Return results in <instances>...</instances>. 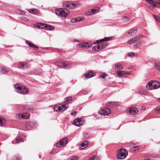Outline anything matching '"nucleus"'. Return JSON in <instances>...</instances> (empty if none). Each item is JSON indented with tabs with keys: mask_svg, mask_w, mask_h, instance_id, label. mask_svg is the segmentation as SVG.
Wrapping results in <instances>:
<instances>
[{
	"mask_svg": "<svg viewBox=\"0 0 160 160\" xmlns=\"http://www.w3.org/2000/svg\"><path fill=\"white\" fill-rule=\"evenodd\" d=\"M106 41H96L94 42V44H98L96 46L93 47L92 49L93 50L97 51L105 48L107 45Z\"/></svg>",
	"mask_w": 160,
	"mask_h": 160,
	"instance_id": "f257e3e1",
	"label": "nucleus"
},
{
	"mask_svg": "<svg viewBox=\"0 0 160 160\" xmlns=\"http://www.w3.org/2000/svg\"><path fill=\"white\" fill-rule=\"evenodd\" d=\"M14 87L17 90V92L21 94H27L29 92V90L28 88L21 84H16Z\"/></svg>",
	"mask_w": 160,
	"mask_h": 160,
	"instance_id": "f03ea898",
	"label": "nucleus"
},
{
	"mask_svg": "<svg viewBox=\"0 0 160 160\" xmlns=\"http://www.w3.org/2000/svg\"><path fill=\"white\" fill-rule=\"evenodd\" d=\"M160 87V83L157 81H151L146 86L148 90L158 89Z\"/></svg>",
	"mask_w": 160,
	"mask_h": 160,
	"instance_id": "7ed1b4c3",
	"label": "nucleus"
},
{
	"mask_svg": "<svg viewBox=\"0 0 160 160\" xmlns=\"http://www.w3.org/2000/svg\"><path fill=\"white\" fill-rule=\"evenodd\" d=\"M70 13L69 11L66 8H60L55 11L56 15L62 17H66Z\"/></svg>",
	"mask_w": 160,
	"mask_h": 160,
	"instance_id": "20e7f679",
	"label": "nucleus"
},
{
	"mask_svg": "<svg viewBox=\"0 0 160 160\" xmlns=\"http://www.w3.org/2000/svg\"><path fill=\"white\" fill-rule=\"evenodd\" d=\"M55 64L61 68H68L71 67L70 63L66 62L58 61L55 62Z\"/></svg>",
	"mask_w": 160,
	"mask_h": 160,
	"instance_id": "39448f33",
	"label": "nucleus"
},
{
	"mask_svg": "<svg viewBox=\"0 0 160 160\" xmlns=\"http://www.w3.org/2000/svg\"><path fill=\"white\" fill-rule=\"evenodd\" d=\"M118 154L117 155L118 158L123 159L125 158L128 154V153L125 149H121L118 151Z\"/></svg>",
	"mask_w": 160,
	"mask_h": 160,
	"instance_id": "423d86ee",
	"label": "nucleus"
},
{
	"mask_svg": "<svg viewBox=\"0 0 160 160\" xmlns=\"http://www.w3.org/2000/svg\"><path fill=\"white\" fill-rule=\"evenodd\" d=\"M63 103L61 104V106L64 108V110L65 111L68 108V106L67 105L71 102L72 100V97H68L66 98Z\"/></svg>",
	"mask_w": 160,
	"mask_h": 160,
	"instance_id": "0eeeda50",
	"label": "nucleus"
},
{
	"mask_svg": "<svg viewBox=\"0 0 160 160\" xmlns=\"http://www.w3.org/2000/svg\"><path fill=\"white\" fill-rule=\"evenodd\" d=\"M63 7L69 9H73L75 8V5L72 2H66L63 3Z\"/></svg>",
	"mask_w": 160,
	"mask_h": 160,
	"instance_id": "6e6552de",
	"label": "nucleus"
},
{
	"mask_svg": "<svg viewBox=\"0 0 160 160\" xmlns=\"http://www.w3.org/2000/svg\"><path fill=\"white\" fill-rule=\"evenodd\" d=\"M111 112L110 109L108 108H104L100 110L99 112V113L102 115H107Z\"/></svg>",
	"mask_w": 160,
	"mask_h": 160,
	"instance_id": "1a4fd4ad",
	"label": "nucleus"
},
{
	"mask_svg": "<svg viewBox=\"0 0 160 160\" xmlns=\"http://www.w3.org/2000/svg\"><path fill=\"white\" fill-rule=\"evenodd\" d=\"M68 141V138H65L57 142L56 144V145L57 147H59L60 145L64 146L67 143Z\"/></svg>",
	"mask_w": 160,
	"mask_h": 160,
	"instance_id": "9d476101",
	"label": "nucleus"
},
{
	"mask_svg": "<svg viewBox=\"0 0 160 160\" xmlns=\"http://www.w3.org/2000/svg\"><path fill=\"white\" fill-rule=\"evenodd\" d=\"M99 8L98 7H96L92 9L91 10H90L89 11L86 13L87 15H93L99 12Z\"/></svg>",
	"mask_w": 160,
	"mask_h": 160,
	"instance_id": "9b49d317",
	"label": "nucleus"
},
{
	"mask_svg": "<svg viewBox=\"0 0 160 160\" xmlns=\"http://www.w3.org/2000/svg\"><path fill=\"white\" fill-rule=\"evenodd\" d=\"M83 120L82 118H78L73 121V124L79 127L83 124Z\"/></svg>",
	"mask_w": 160,
	"mask_h": 160,
	"instance_id": "f8f14e48",
	"label": "nucleus"
},
{
	"mask_svg": "<svg viewBox=\"0 0 160 160\" xmlns=\"http://www.w3.org/2000/svg\"><path fill=\"white\" fill-rule=\"evenodd\" d=\"M128 112L130 114L136 115L138 113V110L133 107H131L128 108Z\"/></svg>",
	"mask_w": 160,
	"mask_h": 160,
	"instance_id": "ddd939ff",
	"label": "nucleus"
},
{
	"mask_svg": "<svg viewBox=\"0 0 160 160\" xmlns=\"http://www.w3.org/2000/svg\"><path fill=\"white\" fill-rule=\"evenodd\" d=\"M53 109L54 110V111H60V112H62L64 111H63V110H64V108L62 107L61 106V104L60 105H55L53 107Z\"/></svg>",
	"mask_w": 160,
	"mask_h": 160,
	"instance_id": "4468645a",
	"label": "nucleus"
},
{
	"mask_svg": "<svg viewBox=\"0 0 160 160\" xmlns=\"http://www.w3.org/2000/svg\"><path fill=\"white\" fill-rule=\"evenodd\" d=\"M117 73L119 77H125L128 74V72L123 71H119L117 72Z\"/></svg>",
	"mask_w": 160,
	"mask_h": 160,
	"instance_id": "2eb2a0df",
	"label": "nucleus"
},
{
	"mask_svg": "<svg viewBox=\"0 0 160 160\" xmlns=\"http://www.w3.org/2000/svg\"><path fill=\"white\" fill-rule=\"evenodd\" d=\"M137 32V29L136 28H132L128 32V34L129 36H132L134 35Z\"/></svg>",
	"mask_w": 160,
	"mask_h": 160,
	"instance_id": "dca6fc26",
	"label": "nucleus"
},
{
	"mask_svg": "<svg viewBox=\"0 0 160 160\" xmlns=\"http://www.w3.org/2000/svg\"><path fill=\"white\" fill-rule=\"evenodd\" d=\"M18 67L20 68L24 69L25 68L29 67L28 64L26 62H21L18 64Z\"/></svg>",
	"mask_w": 160,
	"mask_h": 160,
	"instance_id": "f3484780",
	"label": "nucleus"
},
{
	"mask_svg": "<svg viewBox=\"0 0 160 160\" xmlns=\"http://www.w3.org/2000/svg\"><path fill=\"white\" fill-rule=\"evenodd\" d=\"M44 28L46 30H53L54 29V27L50 25L45 24Z\"/></svg>",
	"mask_w": 160,
	"mask_h": 160,
	"instance_id": "a211bd4d",
	"label": "nucleus"
},
{
	"mask_svg": "<svg viewBox=\"0 0 160 160\" xmlns=\"http://www.w3.org/2000/svg\"><path fill=\"white\" fill-rule=\"evenodd\" d=\"M44 25L45 24L42 23H38L35 24L34 25V26L38 28L43 29L44 28Z\"/></svg>",
	"mask_w": 160,
	"mask_h": 160,
	"instance_id": "6ab92c4d",
	"label": "nucleus"
},
{
	"mask_svg": "<svg viewBox=\"0 0 160 160\" xmlns=\"http://www.w3.org/2000/svg\"><path fill=\"white\" fill-rule=\"evenodd\" d=\"M85 75L86 78H89L94 76L95 74L92 71H90Z\"/></svg>",
	"mask_w": 160,
	"mask_h": 160,
	"instance_id": "aec40b11",
	"label": "nucleus"
},
{
	"mask_svg": "<svg viewBox=\"0 0 160 160\" xmlns=\"http://www.w3.org/2000/svg\"><path fill=\"white\" fill-rule=\"evenodd\" d=\"M22 119H28L30 116V114L28 113H25L22 114Z\"/></svg>",
	"mask_w": 160,
	"mask_h": 160,
	"instance_id": "412c9836",
	"label": "nucleus"
},
{
	"mask_svg": "<svg viewBox=\"0 0 160 160\" xmlns=\"http://www.w3.org/2000/svg\"><path fill=\"white\" fill-rule=\"evenodd\" d=\"M144 39H146L145 37H143L141 35H137L133 39H132V40H143Z\"/></svg>",
	"mask_w": 160,
	"mask_h": 160,
	"instance_id": "4be33fe9",
	"label": "nucleus"
},
{
	"mask_svg": "<svg viewBox=\"0 0 160 160\" xmlns=\"http://www.w3.org/2000/svg\"><path fill=\"white\" fill-rule=\"evenodd\" d=\"M113 68L116 69L121 70L122 68V65L120 63H117L114 65L113 66Z\"/></svg>",
	"mask_w": 160,
	"mask_h": 160,
	"instance_id": "5701e85b",
	"label": "nucleus"
},
{
	"mask_svg": "<svg viewBox=\"0 0 160 160\" xmlns=\"http://www.w3.org/2000/svg\"><path fill=\"white\" fill-rule=\"evenodd\" d=\"M8 72L7 69L3 68V67L0 66V73L1 74H5Z\"/></svg>",
	"mask_w": 160,
	"mask_h": 160,
	"instance_id": "b1692460",
	"label": "nucleus"
},
{
	"mask_svg": "<svg viewBox=\"0 0 160 160\" xmlns=\"http://www.w3.org/2000/svg\"><path fill=\"white\" fill-rule=\"evenodd\" d=\"M26 42L27 44H28L30 47L33 48H36L37 49L39 48V47L38 46L34 45L31 42H28V41H26Z\"/></svg>",
	"mask_w": 160,
	"mask_h": 160,
	"instance_id": "393cba45",
	"label": "nucleus"
},
{
	"mask_svg": "<svg viewBox=\"0 0 160 160\" xmlns=\"http://www.w3.org/2000/svg\"><path fill=\"white\" fill-rule=\"evenodd\" d=\"M24 138L22 136H21L19 137L18 138H17L15 140V143H18L21 142H23Z\"/></svg>",
	"mask_w": 160,
	"mask_h": 160,
	"instance_id": "a878e982",
	"label": "nucleus"
},
{
	"mask_svg": "<svg viewBox=\"0 0 160 160\" xmlns=\"http://www.w3.org/2000/svg\"><path fill=\"white\" fill-rule=\"evenodd\" d=\"M83 48H88L91 47L92 46V44L88 42L83 43Z\"/></svg>",
	"mask_w": 160,
	"mask_h": 160,
	"instance_id": "bb28decb",
	"label": "nucleus"
},
{
	"mask_svg": "<svg viewBox=\"0 0 160 160\" xmlns=\"http://www.w3.org/2000/svg\"><path fill=\"white\" fill-rule=\"evenodd\" d=\"M88 141H85L84 142H83L81 144V146L83 148H80V149L82 150L84 148V147L86 146L88 144Z\"/></svg>",
	"mask_w": 160,
	"mask_h": 160,
	"instance_id": "cd10ccee",
	"label": "nucleus"
},
{
	"mask_svg": "<svg viewBox=\"0 0 160 160\" xmlns=\"http://www.w3.org/2000/svg\"><path fill=\"white\" fill-rule=\"evenodd\" d=\"M38 10L37 9H31L29 10V12L33 14H35L38 12Z\"/></svg>",
	"mask_w": 160,
	"mask_h": 160,
	"instance_id": "c85d7f7f",
	"label": "nucleus"
},
{
	"mask_svg": "<svg viewBox=\"0 0 160 160\" xmlns=\"http://www.w3.org/2000/svg\"><path fill=\"white\" fill-rule=\"evenodd\" d=\"M122 20L125 22H127L130 20V19L128 17L126 16L122 18Z\"/></svg>",
	"mask_w": 160,
	"mask_h": 160,
	"instance_id": "c756f323",
	"label": "nucleus"
},
{
	"mask_svg": "<svg viewBox=\"0 0 160 160\" xmlns=\"http://www.w3.org/2000/svg\"><path fill=\"white\" fill-rule=\"evenodd\" d=\"M155 66L156 68L160 72V62H156L155 64Z\"/></svg>",
	"mask_w": 160,
	"mask_h": 160,
	"instance_id": "7c9ffc66",
	"label": "nucleus"
},
{
	"mask_svg": "<svg viewBox=\"0 0 160 160\" xmlns=\"http://www.w3.org/2000/svg\"><path fill=\"white\" fill-rule=\"evenodd\" d=\"M115 39L116 38L114 37H112L108 38L105 37L104 38L101 39L100 40H111L112 39Z\"/></svg>",
	"mask_w": 160,
	"mask_h": 160,
	"instance_id": "2f4dec72",
	"label": "nucleus"
},
{
	"mask_svg": "<svg viewBox=\"0 0 160 160\" xmlns=\"http://www.w3.org/2000/svg\"><path fill=\"white\" fill-rule=\"evenodd\" d=\"M5 122L4 119L3 118L0 117V126L4 124Z\"/></svg>",
	"mask_w": 160,
	"mask_h": 160,
	"instance_id": "473e14b6",
	"label": "nucleus"
},
{
	"mask_svg": "<svg viewBox=\"0 0 160 160\" xmlns=\"http://www.w3.org/2000/svg\"><path fill=\"white\" fill-rule=\"evenodd\" d=\"M146 1L148 3L152 4L154 6H155L156 5V4L154 3V2L153 0H146Z\"/></svg>",
	"mask_w": 160,
	"mask_h": 160,
	"instance_id": "72a5a7b5",
	"label": "nucleus"
},
{
	"mask_svg": "<svg viewBox=\"0 0 160 160\" xmlns=\"http://www.w3.org/2000/svg\"><path fill=\"white\" fill-rule=\"evenodd\" d=\"M67 160H78V159L76 156H72L69 157Z\"/></svg>",
	"mask_w": 160,
	"mask_h": 160,
	"instance_id": "f704fd0d",
	"label": "nucleus"
},
{
	"mask_svg": "<svg viewBox=\"0 0 160 160\" xmlns=\"http://www.w3.org/2000/svg\"><path fill=\"white\" fill-rule=\"evenodd\" d=\"M84 17H80L76 18V20H77V22H80L82 20H83L84 19Z\"/></svg>",
	"mask_w": 160,
	"mask_h": 160,
	"instance_id": "c9c22d12",
	"label": "nucleus"
},
{
	"mask_svg": "<svg viewBox=\"0 0 160 160\" xmlns=\"http://www.w3.org/2000/svg\"><path fill=\"white\" fill-rule=\"evenodd\" d=\"M17 12L18 13L20 14H25L24 11L20 10H18Z\"/></svg>",
	"mask_w": 160,
	"mask_h": 160,
	"instance_id": "e433bc0d",
	"label": "nucleus"
},
{
	"mask_svg": "<svg viewBox=\"0 0 160 160\" xmlns=\"http://www.w3.org/2000/svg\"><path fill=\"white\" fill-rule=\"evenodd\" d=\"M22 114H21L20 113H19L17 114L16 116V117L18 119H22Z\"/></svg>",
	"mask_w": 160,
	"mask_h": 160,
	"instance_id": "4c0bfd02",
	"label": "nucleus"
},
{
	"mask_svg": "<svg viewBox=\"0 0 160 160\" xmlns=\"http://www.w3.org/2000/svg\"><path fill=\"white\" fill-rule=\"evenodd\" d=\"M155 111L157 112L160 113V106H158L156 108Z\"/></svg>",
	"mask_w": 160,
	"mask_h": 160,
	"instance_id": "58836bf2",
	"label": "nucleus"
},
{
	"mask_svg": "<svg viewBox=\"0 0 160 160\" xmlns=\"http://www.w3.org/2000/svg\"><path fill=\"white\" fill-rule=\"evenodd\" d=\"M134 53L132 52L128 53V56L130 58H132L134 56Z\"/></svg>",
	"mask_w": 160,
	"mask_h": 160,
	"instance_id": "ea45409f",
	"label": "nucleus"
},
{
	"mask_svg": "<svg viewBox=\"0 0 160 160\" xmlns=\"http://www.w3.org/2000/svg\"><path fill=\"white\" fill-rule=\"evenodd\" d=\"M83 43H80L79 44H78L77 45V47H78V48H83Z\"/></svg>",
	"mask_w": 160,
	"mask_h": 160,
	"instance_id": "a19ab883",
	"label": "nucleus"
},
{
	"mask_svg": "<svg viewBox=\"0 0 160 160\" xmlns=\"http://www.w3.org/2000/svg\"><path fill=\"white\" fill-rule=\"evenodd\" d=\"M134 151H138L139 149V148L138 146H135L133 147Z\"/></svg>",
	"mask_w": 160,
	"mask_h": 160,
	"instance_id": "79ce46f5",
	"label": "nucleus"
},
{
	"mask_svg": "<svg viewBox=\"0 0 160 160\" xmlns=\"http://www.w3.org/2000/svg\"><path fill=\"white\" fill-rule=\"evenodd\" d=\"M71 22L72 23H75L77 22V21L76 20V18L75 19H72L71 20Z\"/></svg>",
	"mask_w": 160,
	"mask_h": 160,
	"instance_id": "37998d69",
	"label": "nucleus"
},
{
	"mask_svg": "<svg viewBox=\"0 0 160 160\" xmlns=\"http://www.w3.org/2000/svg\"><path fill=\"white\" fill-rule=\"evenodd\" d=\"M28 107V106H25V107H23V109L25 110L28 111L29 109V108Z\"/></svg>",
	"mask_w": 160,
	"mask_h": 160,
	"instance_id": "c03bdc74",
	"label": "nucleus"
},
{
	"mask_svg": "<svg viewBox=\"0 0 160 160\" xmlns=\"http://www.w3.org/2000/svg\"><path fill=\"white\" fill-rule=\"evenodd\" d=\"M106 76V74H102L101 75V77L102 78H105V76Z\"/></svg>",
	"mask_w": 160,
	"mask_h": 160,
	"instance_id": "a18cd8bd",
	"label": "nucleus"
},
{
	"mask_svg": "<svg viewBox=\"0 0 160 160\" xmlns=\"http://www.w3.org/2000/svg\"><path fill=\"white\" fill-rule=\"evenodd\" d=\"M76 111H73L71 113V114L73 115H76Z\"/></svg>",
	"mask_w": 160,
	"mask_h": 160,
	"instance_id": "49530a36",
	"label": "nucleus"
},
{
	"mask_svg": "<svg viewBox=\"0 0 160 160\" xmlns=\"http://www.w3.org/2000/svg\"><path fill=\"white\" fill-rule=\"evenodd\" d=\"M22 19L23 20L25 21H28V20L27 18H24V17L23 18H22Z\"/></svg>",
	"mask_w": 160,
	"mask_h": 160,
	"instance_id": "de8ad7c7",
	"label": "nucleus"
},
{
	"mask_svg": "<svg viewBox=\"0 0 160 160\" xmlns=\"http://www.w3.org/2000/svg\"><path fill=\"white\" fill-rule=\"evenodd\" d=\"M134 42H135V41H128V43L131 44V43H134Z\"/></svg>",
	"mask_w": 160,
	"mask_h": 160,
	"instance_id": "09e8293b",
	"label": "nucleus"
},
{
	"mask_svg": "<svg viewBox=\"0 0 160 160\" xmlns=\"http://www.w3.org/2000/svg\"><path fill=\"white\" fill-rule=\"evenodd\" d=\"M94 156H93L92 157L90 158L89 159V160H94Z\"/></svg>",
	"mask_w": 160,
	"mask_h": 160,
	"instance_id": "8fccbe9b",
	"label": "nucleus"
},
{
	"mask_svg": "<svg viewBox=\"0 0 160 160\" xmlns=\"http://www.w3.org/2000/svg\"><path fill=\"white\" fill-rule=\"evenodd\" d=\"M156 19L157 21H159V20L160 19V18L159 17L157 16L156 18Z\"/></svg>",
	"mask_w": 160,
	"mask_h": 160,
	"instance_id": "3c124183",
	"label": "nucleus"
},
{
	"mask_svg": "<svg viewBox=\"0 0 160 160\" xmlns=\"http://www.w3.org/2000/svg\"><path fill=\"white\" fill-rule=\"evenodd\" d=\"M157 2L160 5V0H157Z\"/></svg>",
	"mask_w": 160,
	"mask_h": 160,
	"instance_id": "603ef678",
	"label": "nucleus"
},
{
	"mask_svg": "<svg viewBox=\"0 0 160 160\" xmlns=\"http://www.w3.org/2000/svg\"><path fill=\"white\" fill-rule=\"evenodd\" d=\"M12 160H19V159L18 158H13Z\"/></svg>",
	"mask_w": 160,
	"mask_h": 160,
	"instance_id": "864d4df0",
	"label": "nucleus"
},
{
	"mask_svg": "<svg viewBox=\"0 0 160 160\" xmlns=\"http://www.w3.org/2000/svg\"><path fill=\"white\" fill-rule=\"evenodd\" d=\"M28 73L29 74H32V73H34V72H28Z\"/></svg>",
	"mask_w": 160,
	"mask_h": 160,
	"instance_id": "5fc2aeb1",
	"label": "nucleus"
},
{
	"mask_svg": "<svg viewBox=\"0 0 160 160\" xmlns=\"http://www.w3.org/2000/svg\"><path fill=\"white\" fill-rule=\"evenodd\" d=\"M153 17L155 19L157 17V16H156L155 15H153Z\"/></svg>",
	"mask_w": 160,
	"mask_h": 160,
	"instance_id": "6e6d98bb",
	"label": "nucleus"
},
{
	"mask_svg": "<svg viewBox=\"0 0 160 160\" xmlns=\"http://www.w3.org/2000/svg\"><path fill=\"white\" fill-rule=\"evenodd\" d=\"M112 103V102L111 103L109 102V103H108V105L109 106V104H111Z\"/></svg>",
	"mask_w": 160,
	"mask_h": 160,
	"instance_id": "4d7b16f0",
	"label": "nucleus"
},
{
	"mask_svg": "<svg viewBox=\"0 0 160 160\" xmlns=\"http://www.w3.org/2000/svg\"><path fill=\"white\" fill-rule=\"evenodd\" d=\"M78 41V42H79V41H78V40H77V41Z\"/></svg>",
	"mask_w": 160,
	"mask_h": 160,
	"instance_id": "13d9d810",
	"label": "nucleus"
},
{
	"mask_svg": "<svg viewBox=\"0 0 160 160\" xmlns=\"http://www.w3.org/2000/svg\"><path fill=\"white\" fill-rule=\"evenodd\" d=\"M158 99L159 101H160V98H158Z\"/></svg>",
	"mask_w": 160,
	"mask_h": 160,
	"instance_id": "bf43d9fd",
	"label": "nucleus"
}]
</instances>
